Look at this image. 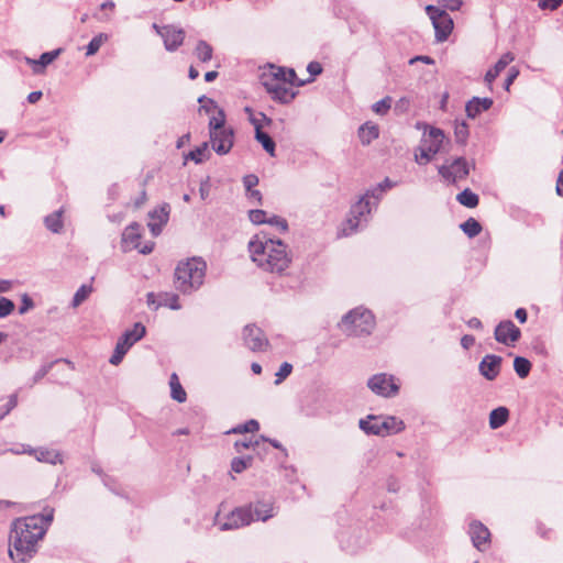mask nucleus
Wrapping results in <instances>:
<instances>
[{"mask_svg": "<svg viewBox=\"0 0 563 563\" xmlns=\"http://www.w3.org/2000/svg\"><path fill=\"white\" fill-rule=\"evenodd\" d=\"M108 40V35L100 33L91 38V41L87 45L86 55L92 56L95 55L101 45Z\"/></svg>", "mask_w": 563, "mask_h": 563, "instance_id": "37998d69", "label": "nucleus"}, {"mask_svg": "<svg viewBox=\"0 0 563 563\" xmlns=\"http://www.w3.org/2000/svg\"><path fill=\"white\" fill-rule=\"evenodd\" d=\"M249 219L254 224H263V223L282 224L280 217L274 216L272 219L267 220L266 212L261 209L250 210Z\"/></svg>", "mask_w": 563, "mask_h": 563, "instance_id": "2f4dec72", "label": "nucleus"}, {"mask_svg": "<svg viewBox=\"0 0 563 563\" xmlns=\"http://www.w3.org/2000/svg\"><path fill=\"white\" fill-rule=\"evenodd\" d=\"M245 194H246L247 199L252 203H257V205L262 203V194L260 192V190L252 188V189L245 190Z\"/></svg>", "mask_w": 563, "mask_h": 563, "instance_id": "13d9d810", "label": "nucleus"}, {"mask_svg": "<svg viewBox=\"0 0 563 563\" xmlns=\"http://www.w3.org/2000/svg\"><path fill=\"white\" fill-rule=\"evenodd\" d=\"M378 189H368L350 209V214L343 223L341 232L342 235L349 236L358 231V229L366 225L372 208L376 207L379 201V196L376 194Z\"/></svg>", "mask_w": 563, "mask_h": 563, "instance_id": "20e7f679", "label": "nucleus"}, {"mask_svg": "<svg viewBox=\"0 0 563 563\" xmlns=\"http://www.w3.org/2000/svg\"><path fill=\"white\" fill-rule=\"evenodd\" d=\"M503 357L495 354H487L478 364L479 374L487 380H494L500 373Z\"/></svg>", "mask_w": 563, "mask_h": 563, "instance_id": "a211bd4d", "label": "nucleus"}, {"mask_svg": "<svg viewBox=\"0 0 563 563\" xmlns=\"http://www.w3.org/2000/svg\"><path fill=\"white\" fill-rule=\"evenodd\" d=\"M194 53L201 63H207L212 59L213 48L205 40H199L197 42Z\"/></svg>", "mask_w": 563, "mask_h": 563, "instance_id": "473e14b6", "label": "nucleus"}, {"mask_svg": "<svg viewBox=\"0 0 563 563\" xmlns=\"http://www.w3.org/2000/svg\"><path fill=\"white\" fill-rule=\"evenodd\" d=\"M35 459L38 462L48 463L52 465L62 464L63 457L58 451L48 449H38L35 451Z\"/></svg>", "mask_w": 563, "mask_h": 563, "instance_id": "bb28decb", "label": "nucleus"}, {"mask_svg": "<svg viewBox=\"0 0 563 563\" xmlns=\"http://www.w3.org/2000/svg\"><path fill=\"white\" fill-rule=\"evenodd\" d=\"M209 134L211 147L218 155H225L231 151L234 144L233 129L219 130Z\"/></svg>", "mask_w": 563, "mask_h": 563, "instance_id": "dca6fc26", "label": "nucleus"}, {"mask_svg": "<svg viewBox=\"0 0 563 563\" xmlns=\"http://www.w3.org/2000/svg\"><path fill=\"white\" fill-rule=\"evenodd\" d=\"M169 386H170V397L178 402H185L187 399V394H186L185 389L183 388L176 373H173L170 375Z\"/></svg>", "mask_w": 563, "mask_h": 563, "instance_id": "c756f323", "label": "nucleus"}, {"mask_svg": "<svg viewBox=\"0 0 563 563\" xmlns=\"http://www.w3.org/2000/svg\"><path fill=\"white\" fill-rule=\"evenodd\" d=\"M518 75H519V70L516 67H511L509 69L508 76H507V78L505 80V85H504L506 90L509 89V87L512 85V82L518 77Z\"/></svg>", "mask_w": 563, "mask_h": 563, "instance_id": "bf43d9fd", "label": "nucleus"}, {"mask_svg": "<svg viewBox=\"0 0 563 563\" xmlns=\"http://www.w3.org/2000/svg\"><path fill=\"white\" fill-rule=\"evenodd\" d=\"M294 474V468H288L284 466V479L289 478V484L292 486L291 494L294 495V498H299L303 494L306 487L305 485L300 484L299 482L292 478Z\"/></svg>", "mask_w": 563, "mask_h": 563, "instance_id": "e433bc0d", "label": "nucleus"}, {"mask_svg": "<svg viewBox=\"0 0 563 563\" xmlns=\"http://www.w3.org/2000/svg\"><path fill=\"white\" fill-rule=\"evenodd\" d=\"M243 185L245 190L252 189L258 185V177L254 174H249L243 177Z\"/></svg>", "mask_w": 563, "mask_h": 563, "instance_id": "4d7b16f0", "label": "nucleus"}, {"mask_svg": "<svg viewBox=\"0 0 563 563\" xmlns=\"http://www.w3.org/2000/svg\"><path fill=\"white\" fill-rule=\"evenodd\" d=\"M32 307H33L32 299L27 295H24L23 300H22V306L20 307L19 312L24 313Z\"/></svg>", "mask_w": 563, "mask_h": 563, "instance_id": "e2e57ef3", "label": "nucleus"}, {"mask_svg": "<svg viewBox=\"0 0 563 563\" xmlns=\"http://www.w3.org/2000/svg\"><path fill=\"white\" fill-rule=\"evenodd\" d=\"M249 251L252 261L263 271L282 275V240L261 232L249 242Z\"/></svg>", "mask_w": 563, "mask_h": 563, "instance_id": "f03ea898", "label": "nucleus"}, {"mask_svg": "<svg viewBox=\"0 0 563 563\" xmlns=\"http://www.w3.org/2000/svg\"><path fill=\"white\" fill-rule=\"evenodd\" d=\"M475 343V338L471 334H465L461 338V345L463 349L468 350Z\"/></svg>", "mask_w": 563, "mask_h": 563, "instance_id": "052dcab7", "label": "nucleus"}, {"mask_svg": "<svg viewBox=\"0 0 563 563\" xmlns=\"http://www.w3.org/2000/svg\"><path fill=\"white\" fill-rule=\"evenodd\" d=\"M54 519V508L46 506L42 514L18 518L12 523L9 555L15 563L29 562L37 552L38 542Z\"/></svg>", "mask_w": 563, "mask_h": 563, "instance_id": "f257e3e1", "label": "nucleus"}, {"mask_svg": "<svg viewBox=\"0 0 563 563\" xmlns=\"http://www.w3.org/2000/svg\"><path fill=\"white\" fill-rule=\"evenodd\" d=\"M515 317L520 323H525L528 319V312L525 308H518L515 312Z\"/></svg>", "mask_w": 563, "mask_h": 563, "instance_id": "0e129e2a", "label": "nucleus"}, {"mask_svg": "<svg viewBox=\"0 0 563 563\" xmlns=\"http://www.w3.org/2000/svg\"><path fill=\"white\" fill-rule=\"evenodd\" d=\"M466 323L471 329H475V330L483 329V323L478 318L473 317Z\"/></svg>", "mask_w": 563, "mask_h": 563, "instance_id": "69168bd1", "label": "nucleus"}, {"mask_svg": "<svg viewBox=\"0 0 563 563\" xmlns=\"http://www.w3.org/2000/svg\"><path fill=\"white\" fill-rule=\"evenodd\" d=\"M158 298H159V301H158L156 307L164 306V307H168V308H170L173 310H178L181 307L179 305V297H178V295H176L174 292H163V294H159Z\"/></svg>", "mask_w": 563, "mask_h": 563, "instance_id": "c9c22d12", "label": "nucleus"}, {"mask_svg": "<svg viewBox=\"0 0 563 563\" xmlns=\"http://www.w3.org/2000/svg\"><path fill=\"white\" fill-rule=\"evenodd\" d=\"M159 35L164 41L165 49L168 52H175L176 49H178V47L183 45L185 40V31L174 25L162 26Z\"/></svg>", "mask_w": 563, "mask_h": 563, "instance_id": "f3484780", "label": "nucleus"}, {"mask_svg": "<svg viewBox=\"0 0 563 563\" xmlns=\"http://www.w3.org/2000/svg\"><path fill=\"white\" fill-rule=\"evenodd\" d=\"M244 345L252 352H263L268 346V340L263 330L255 324H246L242 331Z\"/></svg>", "mask_w": 563, "mask_h": 563, "instance_id": "f8f14e48", "label": "nucleus"}, {"mask_svg": "<svg viewBox=\"0 0 563 563\" xmlns=\"http://www.w3.org/2000/svg\"><path fill=\"white\" fill-rule=\"evenodd\" d=\"M170 206L166 202L148 212L147 227L153 236H158L169 220Z\"/></svg>", "mask_w": 563, "mask_h": 563, "instance_id": "2eb2a0df", "label": "nucleus"}, {"mask_svg": "<svg viewBox=\"0 0 563 563\" xmlns=\"http://www.w3.org/2000/svg\"><path fill=\"white\" fill-rule=\"evenodd\" d=\"M360 429L366 434L387 437L405 430V422L395 416L368 415L358 421Z\"/></svg>", "mask_w": 563, "mask_h": 563, "instance_id": "423d86ee", "label": "nucleus"}, {"mask_svg": "<svg viewBox=\"0 0 563 563\" xmlns=\"http://www.w3.org/2000/svg\"><path fill=\"white\" fill-rule=\"evenodd\" d=\"M47 230L53 233H59L63 229V209L56 210L44 218Z\"/></svg>", "mask_w": 563, "mask_h": 563, "instance_id": "7c9ffc66", "label": "nucleus"}, {"mask_svg": "<svg viewBox=\"0 0 563 563\" xmlns=\"http://www.w3.org/2000/svg\"><path fill=\"white\" fill-rule=\"evenodd\" d=\"M297 93H298L297 90H295L292 87L291 88H286L284 86V103L289 102L292 99H295Z\"/></svg>", "mask_w": 563, "mask_h": 563, "instance_id": "680f3d73", "label": "nucleus"}, {"mask_svg": "<svg viewBox=\"0 0 563 563\" xmlns=\"http://www.w3.org/2000/svg\"><path fill=\"white\" fill-rule=\"evenodd\" d=\"M252 456H236L231 462V470L235 473H242L252 464Z\"/></svg>", "mask_w": 563, "mask_h": 563, "instance_id": "c03bdc74", "label": "nucleus"}, {"mask_svg": "<svg viewBox=\"0 0 563 563\" xmlns=\"http://www.w3.org/2000/svg\"><path fill=\"white\" fill-rule=\"evenodd\" d=\"M378 136H379L378 126L371 122H366V123L362 124L358 129V137L363 145L371 144V142L376 140Z\"/></svg>", "mask_w": 563, "mask_h": 563, "instance_id": "a878e982", "label": "nucleus"}, {"mask_svg": "<svg viewBox=\"0 0 563 563\" xmlns=\"http://www.w3.org/2000/svg\"><path fill=\"white\" fill-rule=\"evenodd\" d=\"M538 533H539L542 538H544V539H550V538H551L552 530H551V529L545 528L543 525H539V526H538Z\"/></svg>", "mask_w": 563, "mask_h": 563, "instance_id": "774afa93", "label": "nucleus"}, {"mask_svg": "<svg viewBox=\"0 0 563 563\" xmlns=\"http://www.w3.org/2000/svg\"><path fill=\"white\" fill-rule=\"evenodd\" d=\"M514 369L520 378H526L531 371V363L526 357L516 356L514 360Z\"/></svg>", "mask_w": 563, "mask_h": 563, "instance_id": "58836bf2", "label": "nucleus"}, {"mask_svg": "<svg viewBox=\"0 0 563 563\" xmlns=\"http://www.w3.org/2000/svg\"><path fill=\"white\" fill-rule=\"evenodd\" d=\"M493 104L494 100L492 98L473 97L471 100L466 102V115L471 119H475L482 112L489 110L493 107Z\"/></svg>", "mask_w": 563, "mask_h": 563, "instance_id": "412c9836", "label": "nucleus"}, {"mask_svg": "<svg viewBox=\"0 0 563 563\" xmlns=\"http://www.w3.org/2000/svg\"><path fill=\"white\" fill-rule=\"evenodd\" d=\"M59 362V360H56V361H53V362H49V363H46L44 365H42L34 374L33 376V384H36L38 383L42 378H44L47 373L52 369L53 365L55 363Z\"/></svg>", "mask_w": 563, "mask_h": 563, "instance_id": "09e8293b", "label": "nucleus"}, {"mask_svg": "<svg viewBox=\"0 0 563 563\" xmlns=\"http://www.w3.org/2000/svg\"><path fill=\"white\" fill-rule=\"evenodd\" d=\"M91 292H92V286L91 285H87V284L81 285L77 289V291L75 292V295L73 297L71 306L74 308L80 306L89 297V295Z\"/></svg>", "mask_w": 563, "mask_h": 563, "instance_id": "a19ab883", "label": "nucleus"}, {"mask_svg": "<svg viewBox=\"0 0 563 563\" xmlns=\"http://www.w3.org/2000/svg\"><path fill=\"white\" fill-rule=\"evenodd\" d=\"M62 49L57 48L43 53L38 59L26 58V63L33 66L34 74H42L46 66L52 64L60 54Z\"/></svg>", "mask_w": 563, "mask_h": 563, "instance_id": "b1692460", "label": "nucleus"}, {"mask_svg": "<svg viewBox=\"0 0 563 563\" xmlns=\"http://www.w3.org/2000/svg\"><path fill=\"white\" fill-rule=\"evenodd\" d=\"M339 327L349 336L369 335L375 328V317L368 309L357 307L342 318Z\"/></svg>", "mask_w": 563, "mask_h": 563, "instance_id": "39448f33", "label": "nucleus"}, {"mask_svg": "<svg viewBox=\"0 0 563 563\" xmlns=\"http://www.w3.org/2000/svg\"><path fill=\"white\" fill-rule=\"evenodd\" d=\"M307 71L309 73L310 77L305 80H298L299 86L312 82L314 77L322 73V66L318 62H310L307 66Z\"/></svg>", "mask_w": 563, "mask_h": 563, "instance_id": "49530a36", "label": "nucleus"}, {"mask_svg": "<svg viewBox=\"0 0 563 563\" xmlns=\"http://www.w3.org/2000/svg\"><path fill=\"white\" fill-rule=\"evenodd\" d=\"M146 333V328L141 322L134 323L133 328L126 330L118 340L109 363L119 365L128 351L140 341Z\"/></svg>", "mask_w": 563, "mask_h": 563, "instance_id": "6e6552de", "label": "nucleus"}, {"mask_svg": "<svg viewBox=\"0 0 563 563\" xmlns=\"http://www.w3.org/2000/svg\"><path fill=\"white\" fill-rule=\"evenodd\" d=\"M438 172L445 180L455 184L468 176L470 167L464 157H457L449 165H441Z\"/></svg>", "mask_w": 563, "mask_h": 563, "instance_id": "4468645a", "label": "nucleus"}, {"mask_svg": "<svg viewBox=\"0 0 563 563\" xmlns=\"http://www.w3.org/2000/svg\"><path fill=\"white\" fill-rule=\"evenodd\" d=\"M247 507L252 508L254 521H266L274 517V508L272 503L266 500H258L256 503L247 504Z\"/></svg>", "mask_w": 563, "mask_h": 563, "instance_id": "5701e85b", "label": "nucleus"}, {"mask_svg": "<svg viewBox=\"0 0 563 563\" xmlns=\"http://www.w3.org/2000/svg\"><path fill=\"white\" fill-rule=\"evenodd\" d=\"M445 139L444 132L438 128H430L424 132L421 145L415 152L416 162L420 165L428 164L433 156L441 150Z\"/></svg>", "mask_w": 563, "mask_h": 563, "instance_id": "0eeeda50", "label": "nucleus"}, {"mask_svg": "<svg viewBox=\"0 0 563 563\" xmlns=\"http://www.w3.org/2000/svg\"><path fill=\"white\" fill-rule=\"evenodd\" d=\"M494 338L506 346H515L521 338V330L511 320H503L496 325Z\"/></svg>", "mask_w": 563, "mask_h": 563, "instance_id": "ddd939ff", "label": "nucleus"}, {"mask_svg": "<svg viewBox=\"0 0 563 563\" xmlns=\"http://www.w3.org/2000/svg\"><path fill=\"white\" fill-rule=\"evenodd\" d=\"M141 236V225L137 222H133L124 229L122 243L130 247L139 249Z\"/></svg>", "mask_w": 563, "mask_h": 563, "instance_id": "393cba45", "label": "nucleus"}, {"mask_svg": "<svg viewBox=\"0 0 563 563\" xmlns=\"http://www.w3.org/2000/svg\"><path fill=\"white\" fill-rule=\"evenodd\" d=\"M245 111L249 113L250 121L255 128V139L263 145V148L269 153L271 155H274L275 152V142L273 139L264 131H262L261 128V119L256 118L251 108L246 107Z\"/></svg>", "mask_w": 563, "mask_h": 563, "instance_id": "aec40b11", "label": "nucleus"}, {"mask_svg": "<svg viewBox=\"0 0 563 563\" xmlns=\"http://www.w3.org/2000/svg\"><path fill=\"white\" fill-rule=\"evenodd\" d=\"M456 200L464 207L475 208L478 206L479 198L471 189L466 188L456 196Z\"/></svg>", "mask_w": 563, "mask_h": 563, "instance_id": "72a5a7b5", "label": "nucleus"}, {"mask_svg": "<svg viewBox=\"0 0 563 563\" xmlns=\"http://www.w3.org/2000/svg\"><path fill=\"white\" fill-rule=\"evenodd\" d=\"M390 107H391V98L385 97L382 100L375 102L373 104L372 109L376 114L384 115L388 112Z\"/></svg>", "mask_w": 563, "mask_h": 563, "instance_id": "de8ad7c7", "label": "nucleus"}, {"mask_svg": "<svg viewBox=\"0 0 563 563\" xmlns=\"http://www.w3.org/2000/svg\"><path fill=\"white\" fill-rule=\"evenodd\" d=\"M462 0H443L441 2V10H444L446 12V10H450V11H457L460 10V8L462 7Z\"/></svg>", "mask_w": 563, "mask_h": 563, "instance_id": "864d4df0", "label": "nucleus"}, {"mask_svg": "<svg viewBox=\"0 0 563 563\" xmlns=\"http://www.w3.org/2000/svg\"><path fill=\"white\" fill-rule=\"evenodd\" d=\"M341 548L347 553H355L358 549H361L365 542L361 540L357 536H347L342 533L340 537Z\"/></svg>", "mask_w": 563, "mask_h": 563, "instance_id": "cd10ccee", "label": "nucleus"}, {"mask_svg": "<svg viewBox=\"0 0 563 563\" xmlns=\"http://www.w3.org/2000/svg\"><path fill=\"white\" fill-rule=\"evenodd\" d=\"M460 229L468 236V238H475L482 231L481 223L474 219L468 218L466 221L460 224Z\"/></svg>", "mask_w": 563, "mask_h": 563, "instance_id": "4c0bfd02", "label": "nucleus"}, {"mask_svg": "<svg viewBox=\"0 0 563 563\" xmlns=\"http://www.w3.org/2000/svg\"><path fill=\"white\" fill-rule=\"evenodd\" d=\"M468 533L471 536V540L473 545L479 550L484 551L486 545L489 543L490 532L482 522L473 521L470 525Z\"/></svg>", "mask_w": 563, "mask_h": 563, "instance_id": "6ab92c4d", "label": "nucleus"}, {"mask_svg": "<svg viewBox=\"0 0 563 563\" xmlns=\"http://www.w3.org/2000/svg\"><path fill=\"white\" fill-rule=\"evenodd\" d=\"M509 418V410L506 407H498L489 413V427L498 429L504 426Z\"/></svg>", "mask_w": 563, "mask_h": 563, "instance_id": "c85d7f7f", "label": "nucleus"}, {"mask_svg": "<svg viewBox=\"0 0 563 563\" xmlns=\"http://www.w3.org/2000/svg\"><path fill=\"white\" fill-rule=\"evenodd\" d=\"M367 387L377 396L390 398L398 394L399 385L393 375L375 374L367 380Z\"/></svg>", "mask_w": 563, "mask_h": 563, "instance_id": "9d476101", "label": "nucleus"}, {"mask_svg": "<svg viewBox=\"0 0 563 563\" xmlns=\"http://www.w3.org/2000/svg\"><path fill=\"white\" fill-rule=\"evenodd\" d=\"M298 80H301L298 78L296 71L292 68H286L284 67V85L290 84L292 87H300L298 85Z\"/></svg>", "mask_w": 563, "mask_h": 563, "instance_id": "8fccbe9b", "label": "nucleus"}, {"mask_svg": "<svg viewBox=\"0 0 563 563\" xmlns=\"http://www.w3.org/2000/svg\"><path fill=\"white\" fill-rule=\"evenodd\" d=\"M426 11L432 21L435 30V38L438 42L448 40L453 30V20L448 12L435 5H427Z\"/></svg>", "mask_w": 563, "mask_h": 563, "instance_id": "1a4fd4ad", "label": "nucleus"}, {"mask_svg": "<svg viewBox=\"0 0 563 563\" xmlns=\"http://www.w3.org/2000/svg\"><path fill=\"white\" fill-rule=\"evenodd\" d=\"M470 135L468 125L465 121H456L454 126V136L456 143L465 145Z\"/></svg>", "mask_w": 563, "mask_h": 563, "instance_id": "ea45409f", "label": "nucleus"}, {"mask_svg": "<svg viewBox=\"0 0 563 563\" xmlns=\"http://www.w3.org/2000/svg\"><path fill=\"white\" fill-rule=\"evenodd\" d=\"M154 246H155V243H154V242H152V241H151V242H147V243H146V244H144L142 247H141V246H139V252H140L141 254H144V255L150 254V253H152V252H153Z\"/></svg>", "mask_w": 563, "mask_h": 563, "instance_id": "338daca9", "label": "nucleus"}, {"mask_svg": "<svg viewBox=\"0 0 563 563\" xmlns=\"http://www.w3.org/2000/svg\"><path fill=\"white\" fill-rule=\"evenodd\" d=\"M396 186V183L391 181L388 177H386L382 183H379L377 185V187H375L374 189H378V192L376 194V196L378 195L379 196V199L382 198V194L387 190V189H391L393 187Z\"/></svg>", "mask_w": 563, "mask_h": 563, "instance_id": "6e6d98bb", "label": "nucleus"}, {"mask_svg": "<svg viewBox=\"0 0 563 563\" xmlns=\"http://www.w3.org/2000/svg\"><path fill=\"white\" fill-rule=\"evenodd\" d=\"M225 115L223 110H219L217 115H213L209 121V133L217 132L219 130L228 129L225 125Z\"/></svg>", "mask_w": 563, "mask_h": 563, "instance_id": "a18cd8bd", "label": "nucleus"}, {"mask_svg": "<svg viewBox=\"0 0 563 563\" xmlns=\"http://www.w3.org/2000/svg\"><path fill=\"white\" fill-rule=\"evenodd\" d=\"M14 309V303L12 300L0 297V318L8 317Z\"/></svg>", "mask_w": 563, "mask_h": 563, "instance_id": "3c124183", "label": "nucleus"}, {"mask_svg": "<svg viewBox=\"0 0 563 563\" xmlns=\"http://www.w3.org/2000/svg\"><path fill=\"white\" fill-rule=\"evenodd\" d=\"M210 188H211L210 177L207 176L203 180H201L200 187H199V194H200V198L202 200H206L209 197Z\"/></svg>", "mask_w": 563, "mask_h": 563, "instance_id": "5fc2aeb1", "label": "nucleus"}, {"mask_svg": "<svg viewBox=\"0 0 563 563\" xmlns=\"http://www.w3.org/2000/svg\"><path fill=\"white\" fill-rule=\"evenodd\" d=\"M515 59L514 54L510 52L505 53L494 65L493 68L488 69L485 74L484 80L488 86L489 90H493V82L499 76V74Z\"/></svg>", "mask_w": 563, "mask_h": 563, "instance_id": "4be33fe9", "label": "nucleus"}, {"mask_svg": "<svg viewBox=\"0 0 563 563\" xmlns=\"http://www.w3.org/2000/svg\"><path fill=\"white\" fill-rule=\"evenodd\" d=\"M207 150H208V143L205 142L201 145L197 146L195 150L190 151L185 158L191 159L196 164L202 163L207 158Z\"/></svg>", "mask_w": 563, "mask_h": 563, "instance_id": "79ce46f5", "label": "nucleus"}, {"mask_svg": "<svg viewBox=\"0 0 563 563\" xmlns=\"http://www.w3.org/2000/svg\"><path fill=\"white\" fill-rule=\"evenodd\" d=\"M258 429H260L258 421L255 419H250L249 421H246L244 423H240V424L235 426L234 428L230 429L225 433L227 434L253 433V432L258 431Z\"/></svg>", "mask_w": 563, "mask_h": 563, "instance_id": "f704fd0d", "label": "nucleus"}, {"mask_svg": "<svg viewBox=\"0 0 563 563\" xmlns=\"http://www.w3.org/2000/svg\"><path fill=\"white\" fill-rule=\"evenodd\" d=\"M207 263L201 257L181 261L175 268V287L184 295L197 291L205 282Z\"/></svg>", "mask_w": 563, "mask_h": 563, "instance_id": "7ed1b4c3", "label": "nucleus"}, {"mask_svg": "<svg viewBox=\"0 0 563 563\" xmlns=\"http://www.w3.org/2000/svg\"><path fill=\"white\" fill-rule=\"evenodd\" d=\"M253 521L252 508L244 505L233 509L225 520L219 523V528L221 531L236 530L251 525Z\"/></svg>", "mask_w": 563, "mask_h": 563, "instance_id": "9b49d317", "label": "nucleus"}, {"mask_svg": "<svg viewBox=\"0 0 563 563\" xmlns=\"http://www.w3.org/2000/svg\"><path fill=\"white\" fill-rule=\"evenodd\" d=\"M258 445V441H251V440H238L234 443V449L238 453H241L243 450H249L251 448H255Z\"/></svg>", "mask_w": 563, "mask_h": 563, "instance_id": "603ef678", "label": "nucleus"}]
</instances>
